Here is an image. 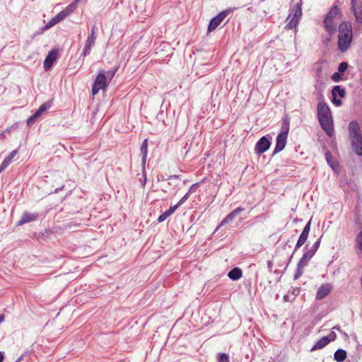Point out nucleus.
<instances>
[{
  "instance_id": "f257e3e1",
  "label": "nucleus",
  "mask_w": 362,
  "mask_h": 362,
  "mask_svg": "<svg viewBox=\"0 0 362 362\" xmlns=\"http://www.w3.org/2000/svg\"><path fill=\"white\" fill-rule=\"evenodd\" d=\"M317 117L322 129L329 136H332L334 132L331 112L328 105L321 101L317 104Z\"/></svg>"
},
{
  "instance_id": "f03ea898",
  "label": "nucleus",
  "mask_w": 362,
  "mask_h": 362,
  "mask_svg": "<svg viewBox=\"0 0 362 362\" xmlns=\"http://www.w3.org/2000/svg\"><path fill=\"white\" fill-rule=\"evenodd\" d=\"M353 40L352 26L351 23L343 21L339 25L338 48L345 52L350 47Z\"/></svg>"
},
{
  "instance_id": "7ed1b4c3",
  "label": "nucleus",
  "mask_w": 362,
  "mask_h": 362,
  "mask_svg": "<svg viewBox=\"0 0 362 362\" xmlns=\"http://www.w3.org/2000/svg\"><path fill=\"white\" fill-rule=\"evenodd\" d=\"M341 16L340 9L337 6H333L326 14L323 23L326 31L330 35L336 32L338 21L341 18Z\"/></svg>"
},
{
  "instance_id": "20e7f679",
  "label": "nucleus",
  "mask_w": 362,
  "mask_h": 362,
  "mask_svg": "<svg viewBox=\"0 0 362 362\" xmlns=\"http://www.w3.org/2000/svg\"><path fill=\"white\" fill-rule=\"evenodd\" d=\"M302 4L301 2L295 4L292 8L291 9L290 13L287 20H288V23H287L286 28L287 29L291 30L295 28L298 25L301 16H302Z\"/></svg>"
},
{
  "instance_id": "39448f33",
  "label": "nucleus",
  "mask_w": 362,
  "mask_h": 362,
  "mask_svg": "<svg viewBox=\"0 0 362 362\" xmlns=\"http://www.w3.org/2000/svg\"><path fill=\"white\" fill-rule=\"evenodd\" d=\"M107 86V76L104 73H99L93 83L91 90L92 94L93 95H96L100 90H105Z\"/></svg>"
},
{
  "instance_id": "423d86ee",
  "label": "nucleus",
  "mask_w": 362,
  "mask_h": 362,
  "mask_svg": "<svg viewBox=\"0 0 362 362\" xmlns=\"http://www.w3.org/2000/svg\"><path fill=\"white\" fill-rule=\"evenodd\" d=\"M96 30L97 28L95 25H93L91 28L90 34L88 35L87 40H86L84 47L81 55L86 57L88 55L90 52L92 47L95 45L96 40Z\"/></svg>"
},
{
  "instance_id": "0eeeda50",
  "label": "nucleus",
  "mask_w": 362,
  "mask_h": 362,
  "mask_svg": "<svg viewBox=\"0 0 362 362\" xmlns=\"http://www.w3.org/2000/svg\"><path fill=\"white\" fill-rule=\"evenodd\" d=\"M230 13V10L223 11L219 13L217 16L214 17L209 22L208 26V31L211 32L214 30L225 19L228 14Z\"/></svg>"
},
{
  "instance_id": "6e6552de",
  "label": "nucleus",
  "mask_w": 362,
  "mask_h": 362,
  "mask_svg": "<svg viewBox=\"0 0 362 362\" xmlns=\"http://www.w3.org/2000/svg\"><path fill=\"white\" fill-rule=\"evenodd\" d=\"M288 127L285 132H281L278 134L276 141V146L273 151V154L281 152L285 147L288 136Z\"/></svg>"
},
{
  "instance_id": "1a4fd4ad",
  "label": "nucleus",
  "mask_w": 362,
  "mask_h": 362,
  "mask_svg": "<svg viewBox=\"0 0 362 362\" xmlns=\"http://www.w3.org/2000/svg\"><path fill=\"white\" fill-rule=\"evenodd\" d=\"M272 259L277 267H281L285 266V269L288 267L290 261L288 255L279 252H276Z\"/></svg>"
},
{
  "instance_id": "9d476101",
  "label": "nucleus",
  "mask_w": 362,
  "mask_h": 362,
  "mask_svg": "<svg viewBox=\"0 0 362 362\" xmlns=\"http://www.w3.org/2000/svg\"><path fill=\"white\" fill-rule=\"evenodd\" d=\"M271 142L267 136H262L256 144L255 151L257 154H262L269 148Z\"/></svg>"
},
{
  "instance_id": "9b49d317",
  "label": "nucleus",
  "mask_w": 362,
  "mask_h": 362,
  "mask_svg": "<svg viewBox=\"0 0 362 362\" xmlns=\"http://www.w3.org/2000/svg\"><path fill=\"white\" fill-rule=\"evenodd\" d=\"M310 229V222L309 221L305 226L304 227L296 245L294 249H298L301 247L307 240L308 234Z\"/></svg>"
},
{
  "instance_id": "f8f14e48",
  "label": "nucleus",
  "mask_w": 362,
  "mask_h": 362,
  "mask_svg": "<svg viewBox=\"0 0 362 362\" xmlns=\"http://www.w3.org/2000/svg\"><path fill=\"white\" fill-rule=\"evenodd\" d=\"M332 285L330 284H323L318 288L316 293V299L322 300L328 296L332 291Z\"/></svg>"
},
{
  "instance_id": "ddd939ff",
  "label": "nucleus",
  "mask_w": 362,
  "mask_h": 362,
  "mask_svg": "<svg viewBox=\"0 0 362 362\" xmlns=\"http://www.w3.org/2000/svg\"><path fill=\"white\" fill-rule=\"evenodd\" d=\"M245 211L244 208L238 207L235 209V210L232 211L230 214H228L224 219L221 222L218 227L216 228V230L221 226H224L226 223H228L231 221H233L238 214Z\"/></svg>"
},
{
  "instance_id": "4468645a",
  "label": "nucleus",
  "mask_w": 362,
  "mask_h": 362,
  "mask_svg": "<svg viewBox=\"0 0 362 362\" xmlns=\"http://www.w3.org/2000/svg\"><path fill=\"white\" fill-rule=\"evenodd\" d=\"M58 55V52L56 49H52L49 52L44 61V68L45 70L50 69L53 64V62L56 60Z\"/></svg>"
},
{
  "instance_id": "2eb2a0df",
  "label": "nucleus",
  "mask_w": 362,
  "mask_h": 362,
  "mask_svg": "<svg viewBox=\"0 0 362 362\" xmlns=\"http://www.w3.org/2000/svg\"><path fill=\"white\" fill-rule=\"evenodd\" d=\"M351 145L354 151L358 156H362V136L351 138Z\"/></svg>"
},
{
  "instance_id": "dca6fc26",
  "label": "nucleus",
  "mask_w": 362,
  "mask_h": 362,
  "mask_svg": "<svg viewBox=\"0 0 362 362\" xmlns=\"http://www.w3.org/2000/svg\"><path fill=\"white\" fill-rule=\"evenodd\" d=\"M38 217V214L33 213L30 214L28 212H24L21 216V218L18 222V226H21L23 224L32 222L35 221Z\"/></svg>"
},
{
  "instance_id": "f3484780",
  "label": "nucleus",
  "mask_w": 362,
  "mask_h": 362,
  "mask_svg": "<svg viewBox=\"0 0 362 362\" xmlns=\"http://www.w3.org/2000/svg\"><path fill=\"white\" fill-rule=\"evenodd\" d=\"M349 131L350 139L361 136L359 125L355 121L351 122L349 124Z\"/></svg>"
},
{
  "instance_id": "a211bd4d",
  "label": "nucleus",
  "mask_w": 362,
  "mask_h": 362,
  "mask_svg": "<svg viewBox=\"0 0 362 362\" xmlns=\"http://www.w3.org/2000/svg\"><path fill=\"white\" fill-rule=\"evenodd\" d=\"M315 251L316 250H307V252L300 258L298 265L304 268L314 256Z\"/></svg>"
},
{
  "instance_id": "6ab92c4d",
  "label": "nucleus",
  "mask_w": 362,
  "mask_h": 362,
  "mask_svg": "<svg viewBox=\"0 0 362 362\" xmlns=\"http://www.w3.org/2000/svg\"><path fill=\"white\" fill-rule=\"evenodd\" d=\"M243 276L242 269L239 267H234L228 273V276L232 281H237Z\"/></svg>"
},
{
  "instance_id": "aec40b11",
  "label": "nucleus",
  "mask_w": 362,
  "mask_h": 362,
  "mask_svg": "<svg viewBox=\"0 0 362 362\" xmlns=\"http://www.w3.org/2000/svg\"><path fill=\"white\" fill-rule=\"evenodd\" d=\"M329 343V339L327 337H323L320 339L312 347L311 351H315L317 349H321L327 346Z\"/></svg>"
},
{
  "instance_id": "412c9836",
  "label": "nucleus",
  "mask_w": 362,
  "mask_h": 362,
  "mask_svg": "<svg viewBox=\"0 0 362 362\" xmlns=\"http://www.w3.org/2000/svg\"><path fill=\"white\" fill-rule=\"evenodd\" d=\"M177 209V206H175V205L170 207L167 211H165L164 213L161 214L158 216V221L159 223L164 221L168 217H169L171 214H173Z\"/></svg>"
},
{
  "instance_id": "4be33fe9",
  "label": "nucleus",
  "mask_w": 362,
  "mask_h": 362,
  "mask_svg": "<svg viewBox=\"0 0 362 362\" xmlns=\"http://www.w3.org/2000/svg\"><path fill=\"white\" fill-rule=\"evenodd\" d=\"M346 358V351L342 349H337L334 354V359L337 362H343Z\"/></svg>"
},
{
  "instance_id": "5701e85b",
  "label": "nucleus",
  "mask_w": 362,
  "mask_h": 362,
  "mask_svg": "<svg viewBox=\"0 0 362 362\" xmlns=\"http://www.w3.org/2000/svg\"><path fill=\"white\" fill-rule=\"evenodd\" d=\"M345 94L346 92L344 88H342L340 86H335L332 90V96L344 98Z\"/></svg>"
},
{
  "instance_id": "b1692460",
  "label": "nucleus",
  "mask_w": 362,
  "mask_h": 362,
  "mask_svg": "<svg viewBox=\"0 0 362 362\" xmlns=\"http://www.w3.org/2000/svg\"><path fill=\"white\" fill-rule=\"evenodd\" d=\"M141 154L142 156V163L145 164L148 153V141L144 139L141 146Z\"/></svg>"
},
{
  "instance_id": "393cba45",
  "label": "nucleus",
  "mask_w": 362,
  "mask_h": 362,
  "mask_svg": "<svg viewBox=\"0 0 362 362\" xmlns=\"http://www.w3.org/2000/svg\"><path fill=\"white\" fill-rule=\"evenodd\" d=\"M50 107V104L49 103H45L40 105V107L35 112V115L39 117L42 115V113L46 112Z\"/></svg>"
},
{
  "instance_id": "a878e982",
  "label": "nucleus",
  "mask_w": 362,
  "mask_h": 362,
  "mask_svg": "<svg viewBox=\"0 0 362 362\" xmlns=\"http://www.w3.org/2000/svg\"><path fill=\"white\" fill-rule=\"evenodd\" d=\"M352 9L354 10V15L356 18V21L358 23H362V5L357 8L355 7Z\"/></svg>"
},
{
  "instance_id": "bb28decb",
  "label": "nucleus",
  "mask_w": 362,
  "mask_h": 362,
  "mask_svg": "<svg viewBox=\"0 0 362 362\" xmlns=\"http://www.w3.org/2000/svg\"><path fill=\"white\" fill-rule=\"evenodd\" d=\"M326 160L329 165V166L334 170H336V168L337 167V165L332 160L333 157L332 153L329 151H327L325 154Z\"/></svg>"
},
{
  "instance_id": "cd10ccee",
  "label": "nucleus",
  "mask_w": 362,
  "mask_h": 362,
  "mask_svg": "<svg viewBox=\"0 0 362 362\" xmlns=\"http://www.w3.org/2000/svg\"><path fill=\"white\" fill-rule=\"evenodd\" d=\"M58 23H59L58 21V20L56 18V17H54L53 18L51 19V21L45 27L42 28V32L51 28L52 27H53L54 25L57 24Z\"/></svg>"
},
{
  "instance_id": "c85d7f7f",
  "label": "nucleus",
  "mask_w": 362,
  "mask_h": 362,
  "mask_svg": "<svg viewBox=\"0 0 362 362\" xmlns=\"http://www.w3.org/2000/svg\"><path fill=\"white\" fill-rule=\"evenodd\" d=\"M218 362H229V356L224 353H219L217 355Z\"/></svg>"
},
{
  "instance_id": "c756f323",
  "label": "nucleus",
  "mask_w": 362,
  "mask_h": 362,
  "mask_svg": "<svg viewBox=\"0 0 362 362\" xmlns=\"http://www.w3.org/2000/svg\"><path fill=\"white\" fill-rule=\"evenodd\" d=\"M77 4L76 2L73 1L71 4H69L64 11L69 16L76 8Z\"/></svg>"
},
{
  "instance_id": "7c9ffc66",
  "label": "nucleus",
  "mask_w": 362,
  "mask_h": 362,
  "mask_svg": "<svg viewBox=\"0 0 362 362\" xmlns=\"http://www.w3.org/2000/svg\"><path fill=\"white\" fill-rule=\"evenodd\" d=\"M303 272V267L297 265V269L296 270L295 274H294V279H298L300 278Z\"/></svg>"
},
{
  "instance_id": "2f4dec72",
  "label": "nucleus",
  "mask_w": 362,
  "mask_h": 362,
  "mask_svg": "<svg viewBox=\"0 0 362 362\" xmlns=\"http://www.w3.org/2000/svg\"><path fill=\"white\" fill-rule=\"evenodd\" d=\"M348 68V64L345 62H342L338 66V71L339 73H344Z\"/></svg>"
},
{
  "instance_id": "473e14b6",
  "label": "nucleus",
  "mask_w": 362,
  "mask_h": 362,
  "mask_svg": "<svg viewBox=\"0 0 362 362\" xmlns=\"http://www.w3.org/2000/svg\"><path fill=\"white\" fill-rule=\"evenodd\" d=\"M189 193L187 192L186 193L182 198L181 199L177 202V204H175V206H177V208L179 206H180L182 204H183L188 199H189Z\"/></svg>"
},
{
  "instance_id": "72a5a7b5",
  "label": "nucleus",
  "mask_w": 362,
  "mask_h": 362,
  "mask_svg": "<svg viewBox=\"0 0 362 362\" xmlns=\"http://www.w3.org/2000/svg\"><path fill=\"white\" fill-rule=\"evenodd\" d=\"M38 117L35 115V113L33 115H32L31 116H30L28 119H27V124L28 126H31L34 124V122H35V120L37 119Z\"/></svg>"
},
{
  "instance_id": "f704fd0d",
  "label": "nucleus",
  "mask_w": 362,
  "mask_h": 362,
  "mask_svg": "<svg viewBox=\"0 0 362 362\" xmlns=\"http://www.w3.org/2000/svg\"><path fill=\"white\" fill-rule=\"evenodd\" d=\"M68 15L66 13V12L63 10L61 12H59L55 17L58 20L59 22L64 20Z\"/></svg>"
},
{
  "instance_id": "c9c22d12",
  "label": "nucleus",
  "mask_w": 362,
  "mask_h": 362,
  "mask_svg": "<svg viewBox=\"0 0 362 362\" xmlns=\"http://www.w3.org/2000/svg\"><path fill=\"white\" fill-rule=\"evenodd\" d=\"M356 245L358 249H362V231L357 235Z\"/></svg>"
},
{
  "instance_id": "e433bc0d",
  "label": "nucleus",
  "mask_w": 362,
  "mask_h": 362,
  "mask_svg": "<svg viewBox=\"0 0 362 362\" xmlns=\"http://www.w3.org/2000/svg\"><path fill=\"white\" fill-rule=\"evenodd\" d=\"M332 102L334 105H335L337 107L341 105L342 102L340 99H338L337 97H334V96H332Z\"/></svg>"
},
{
  "instance_id": "4c0bfd02",
  "label": "nucleus",
  "mask_w": 362,
  "mask_h": 362,
  "mask_svg": "<svg viewBox=\"0 0 362 362\" xmlns=\"http://www.w3.org/2000/svg\"><path fill=\"white\" fill-rule=\"evenodd\" d=\"M332 79L334 82H338V81H339V80L341 79V76H340L339 72H335V73H334V74L332 75Z\"/></svg>"
},
{
  "instance_id": "58836bf2",
  "label": "nucleus",
  "mask_w": 362,
  "mask_h": 362,
  "mask_svg": "<svg viewBox=\"0 0 362 362\" xmlns=\"http://www.w3.org/2000/svg\"><path fill=\"white\" fill-rule=\"evenodd\" d=\"M117 71V68H116L113 70H110V71H107V75L108 77H110V79H112L114 77Z\"/></svg>"
},
{
  "instance_id": "ea45409f",
  "label": "nucleus",
  "mask_w": 362,
  "mask_h": 362,
  "mask_svg": "<svg viewBox=\"0 0 362 362\" xmlns=\"http://www.w3.org/2000/svg\"><path fill=\"white\" fill-rule=\"evenodd\" d=\"M329 339V342L332 341H334L337 338V334L334 332H331L329 335L327 336Z\"/></svg>"
},
{
  "instance_id": "a19ab883",
  "label": "nucleus",
  "mask_w": 362,
  "mask_h": 362,
  "mask_svg": "<svg viewBox=\"0 0 362 362\" xmlns=\"http://www.w3.org/2000/svg\"><path fill=\"white\" fill-rule=\"evenodd\" d=\"M274 264L273 259L267 261V268L270 272H272V266Z\"/></svg>"
},
{
  "instance_id": "79ce46f5",
  "label": "nucleus",
  "mask_w": 362,
  "mask_h": 362,
  "mask_svg": "<svg viewBox=\"0 0 362 362\" xmlns=\"http://www.w3.org/2000/svg\"><path fill=\"white\" fill-rule=\"evenodd\" d=\"M320 245V239H317L313 245L311 249H318Z\"/></svg>"
},
{
  "instance_id": "37998d69",
  "label": "nucleus",
  "mask_w": 362,
  "mask_h": 362,
  "mask_svg": "<svg viewBox=\"0 0 362 362\" xmlns=\"http://www.w3.org/2000/svg\"><path fill=\"white\" fill-rule=\"evenodd\" d=\"M196 185H197V184L192 185L191 186V187L189 188V192H188L189 194L192 193V192H194Z\"/></svg>"
},
{
  "instance_id": "c03bdc74",
  "label": "nucleus",
  "mask_w": 362,
  "mask_h": 362,
  "mask_svg": "<svg viewBox=\"0 0 362 362\" xmlns=\"http://www.w3.org/2000/svg\"><path fill=\"white\" fill-rule=\"evenodd\" d=\"M356 0H351V8H354L356 7Z\"/></svg>"
},
{
  "instance_id": "a18cd8bd",
  "label": "nucleus",
  "mask_w": 362,
  "mask_h": 362,
  "mask_svg": "<svg viewBox=\"0 0 362 362\" xmlns=\"http://www.w3.org/2000/svg\"><path fill=\"white\" fill-rule=\"evenodd\" d=\"M5 320V315L4 314H0V323L4 322Z\"/></svg>"
},
{
  "instance_id": "49530a36",
  "label": "nucleus",
  "mask_w": 362,
  "mask_h": 362,
  "mask_svg": "<svg viewBox=\"0 0 362 362\" xmlns=\"http://www.w3.org/2000/svg\"><path fill=\"white\" fill-rule=\"evenodd\" d=\"M4 356L2 352L0 351V362H3Z\"/></svg>"
},
{
  "instance_id": "de8ad7c7",
  "label": "nucleus",
  "mask_w": 362,
  "mask_h": 362,
  "mask_svg": "<svg viewBox=\"0 0 362 362\" xmlns=\"http://www.w3.org/2000/svg\"><path fill=\"white\" fill-rule=\"evenodd\" d=\"M333 329H337V330L339 331L340 332H341V328L339 325L334 326L333 327Z\"/></svg>"
},
{
  "instance_id": "09e8293b",
  "label": "nucleus",
  "mask_w": 362,
  "mask_h": 362,
  "mask_svg": "<svg viewBox=\"0 0 362 362\" xmlns=\"http://www.w3.org/2000/svg\"><path fill=\"white\" fill-rule=\"evenodd\" d=\"M59 189H62V188H56L55 192H57Z\"/></svg>"
},
{
  "instance_id": "8fccbe9b",
  "label": "nucleus",
  "mask_w": 362,
  "mask_h": 362,
  "mask_svg": "<svg viewBox=\"0 0 362 362\" xmlns=\"http://www.w3.org/2000/svg\"><path fill=\"white\" fill-rule=\"evenodd\" d=\"M274 272L276 273V274H278V270L276 269Z\"/></svg>"
},
{
  "instance_id": "3c124183",
  "label": "nucleus",
  "mask_w": 362,
  "mask_h": 362,
  "mask_svg": "<svg viewBox=\"0 0 362 362\" xmlns=\"http://www.w3.org/2000/svg\"><path fill=\"white\" fill-rule=\"evenodd\" d=\"M19 360H20V358L18 361H16V362H18Z\"/></svg>"
}]
</instances>
